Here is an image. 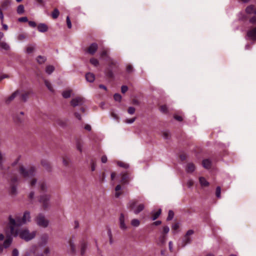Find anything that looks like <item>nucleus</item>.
Listing matches in <instances>:
<instances>
[{"instance_id": "c9c22d12", "label": "nucleus", "mask_w": 256, "mask_h": 256, "mask_svg": "<svg viewBox=\"0 0 256 256\" xmlns=\"http://www.w3.org/2000/svg\"><path fill=\"white\" fill-rule=\"evenodd\" d=\"M40 187V190L42 192H44L46 190V186L44 182H40L38 184Z\"/></svg>"}, {"instance_id": "7ed1b4c3", "label": "nucleus", "mask_w": 256, "mask_h": 256, "mask_svg": "<svg viewBox=\"0 0 256 256\" xmlns=\"http://www.w3.org/2000/svg\"><path fill=\"white\" fill-rule=\"evenodd\" d=\"M50 196L48 194L40 196L39 202L42 204V208L44 210H47L50 208Z\"/></svg>"}, {"instance_id": "5fc2aeb1", "label": "nucleus", "mask_w": 256, "mask_h": 256, "mask_svg": "<svg viewBox=\"0 0 256 256\" xmlns=\"http://www.w3.org/2000/svg\"><path fill=\"white\" fill-rule=\"evenodd\" d=\"M135 110H135L134 108L130 106V107L128 108V114H132L134 113Z\"/></svg>"}, {"instance_id": "f8f14e48", "label": "nucleus", "mask_w": 256, "mask_h": 256, "mask_svg": "<svg viewBox=\"0 0 256 256\" xmlns=\"http://www.w3.org/2000/svg\"><path fill=\"white\" fill-rule=\"evenodd\" d=\"M245 11L248 14H256V6L252 4L249 5L246 8Z\"/></svg>"}, {"instance_id": "ea45409f", "label": "nucleus", "mask_w": 256, "mask_h": 256, "mask_svg": "<svg viewBox=\"0 0 256 256\" xmlns=\"http://www.w3.org/2000/svg\"><path fill=\"white\" fill-rule=\"evenodd\" d=\"M221 188L218 186L216 188V195L218 198H220Z\"/></svg>"}, {"instance_id": "774afa93", "label": "nucleus", "mask_w": 256, "mask_h": 256, "mask_svg": "<svg viewBox=\"0 0 256 256\" xmlns=\"http://www.w3.org/2000/svg\"><path fill=\"white\" fill-rule=\"evenodd\" d=\"M250 22L252 24H256V17L254 16L250 19Z\"/></svg>"}, {"instance_id": "9d476101", "label": "nucleus", "mask_w": 256, "mask_h": 256, "mask_svg": "<svg viewBox=\"0 0 256 256\" xmlns=\"http://www.w3.org/2000/svg\"><path fill=\"white\" fill-rule=\"evenodd\" d=\"M98 48V45L96 43L92 44L88 48V52L90 54L93 55L97 50Z\"/></svg>"}, {"instance_id": "4be33fe9", "label": "nucleus", "mask_w": 256, "mask_h": 256, "mask_svg": "<svg viewBox=\"0 0 256 256\" xmlns=\"http://www.w3.org/2000/svg\"><path fill=\"white\" fill-rule=\"evenodd\" d=\"M10 4V0H3L1 2L2 9L6 10Z\"/></svg>"}, {"instance_id": "423d86ee", "label": "nucleus", "mask_w": 256, "mask_h": 256, "mask_svg": "<svg viewBox=\"0 0 256 256\" xmlns=\"http://www.w3.org/2000/svg\"><path fill=\"white\" fill-rule=\"evenodd\" d=\"M85 102V99L80 96H77L72 98L70 102V104L74 107L82 105Z\"/></svg>"}, {"instance_id": "2f4dec72", "label": "nucleus", "mask_w": 256, "mask_h": 256, "mask_svg": "<svg viewBox=\"0 0 256 256\" xmlns=\"http://www.w3.org/2000/svg\"><path fill=\"white\" fill-rule=\"evenodd\" d=\"M118 165L120 167L123 168L125 169H128L130 167V166L128 164L125 163L123 162H118Z\"/></svg>"}, {"instance_id": "f03ea898", "label": "nucleus", "mask_w": 256, "mask_h": 256, "mask_svg": "<svg viewBox=\"0 0 256 256\" xmlns=\"http://www.w3.org/2000/svg\"><path fill=\"white\" fill-rule=\"evenodd\" d=\"M18 170L20 174L23 176H33L36 174L37 168L33 165L26 166L20 164Z\"/></svg>"}, {"instance_id": "c03bdc74", "label": "nucleus", "mask_w": 256, "mask_h": 256, "mask_svg": "<svg viewBox=\"0 0 256 256\" xmlns=\"http://www.w3.org/2000/svg\"><path fill=\"white\" fill-rule=\"evenodd\" d=\"M28 94L29 92H24L22 94L21 96L22 99L24 101L26 102L28 100Z\"/></svg>"}, {"instance_id": "7c9ffc66", "label": "nucleus", "mask_w": 256, "mask_h": 256, "mask_svg": "<svg viewBox=\"0 0 256 256\" xmlns=\"http://www.w3.org/2000/svg\"><path fill=\"white\" fill-rule=\"evenodd\" d=\"M28 38V36L25 34H20L18 36V40L19 41H23L26 39Z\"/></svg>"}, {"instance_id": "72a5a7b5", "label": "nucleus", "mask_w": 256, "mask_h": 256, "mask_svg": "<svg viewBox=\"0 0 256 256\" xmlns=\"http://www.w3.org/2000/svg\"><path fill=\"white\" fill-rule=\"evenodd\" d=\"M52 15L53 18H57L60 15V12L58 10L57 8H55L52 12Z\"/></svg>"}, {"instance_id": "052dcab7", "label": "nucleus", "mask_w": 256, "mask_h": 256, "mask_svg": "<svg viewBox=\"0 0 256 256\" xmlns=\"http://www.w3.org/2000/svg\"><path fill=\"white\" fill-rule=\"evenodd\" d=\"M128 90V87L126 86H122L121 88L122 93L124 94Z\"/></svg>"}, {"instance_id": "4468645a", "label": "nucleus", "mask_w": 256, "mask_h": 256, "mask_svg": "<svg viewBox=\"0 0 256 256\" xmlns=\"http://www.w3.org/2000/svg\"><path fill=\"white\" fill-rule=\"evenodd\" d=\"M38 30L40 32H44L48 31V26L44 23L39 24L38 26Z\"/></svg>"}, {"instance_id": "864d4df0", "label": "nucleus", "mask_w": 256, "mask_h": 256, "mask_svg": "<svg viewBox=\"0 0 256 256\" xmlns=\"http://www.w3.org/2000/svg\"><path fill=\"white\" fill-rule=\"evenodd\" d=\"M136 118H132L130 119L128 118V119L125 120L124 122L126 124H130L133 123L136 120Z\"/></svg>"}, {"instance_id": "e433bc0d", "label": "nucleus", "mask_w": 256, "mask_h": 256, "mask_svg": "<svg viewBox=\"0 0 256 256\" xmlns=\"http://www.w3.org/2000/svg\"><path fill=\"white\" fill-rule=\"evenodd\" d=\"M140 224V222L138 219H133L131 221V224L134 227H138Z\"/></svg>"}, {"instance_id": "9b49d317", "label": "nucleus", "mask_w": 256, "mask_h": 256, "mask_svg": "<svg viewBox=\"0 0 256 256\" xmlns=\"http://www.w3.org/2000/svg\"><path fill=\"white\" fill-rule=\"evenodd\" d=\"M119 222H120V229L122 230H126L127 229V226L125 224V219H124V216L123 214H120V216L119 218Z\"/></svg>"}, {"instance_id": "a211bd4d", "label": "nucleus", "mask_w": 256, "mask_h": 256, "mask_svg": "<svg viewBox=\"0 0 256 256\" xmlns=\"http://www.w3.org/2000/svg\"><path fill=\"white\" fill-rule=\"evenodd\" d=\"M80 254L84 255L85 253L86 250L87 246V244L84 240H82L80 242Z\"/></svg>"}, {"instance_id": "39448f33", "label": "nucleus", "mask_w": 256, "mask_h": 256, "mask_svg": "<svg viewBox=\"0 0 256 256\" xmlns=\"http://www.w3.org/2000/svg\"><path fill=\"white\" fill-rule=\"evenodd\" d=\"M137 202L136 200H132L129 202V207L134 210V212L137 214L141 212L144 208V204H138L135 208L134 206L136 204Z\"/></svg>"}, {"instance_id": "ddd939ff", "label": "nucleus", "mask_w": 256, "mask_h": 256, "mask_svg": "<svg viewBox=\"0 0 256 256\" xmlns=\"http://www.w3.org/2000/svg\"><path fill=\"white\" fill-rule=\"evenodd\" d=\"M100 56L102 58L105 57L107 60H110V58L108 56V50L104 48L102 49L100 52Z\"/></svg>"}, {"instance_id": "1a4fd4ad", "label": "nucleus", "mask_w": 256, "mask_h": 256, "mask_svg": "<svg viewBox=\"0 0 256 256\" xmlns=\"http://www.w3.org/2000/svg\"><path fill=\"white\" fill-rule=\"evenodd\" d=\"M247 36L250 40H256V26L248 32Z\"/></svg>"}, {"instance_id": "4c0bfd02", "label": "nucleus", "mask_w": 256, "mask_h": 256, "mask_svg": "<svg viewBox=\"0 0 256 256\" xmlns=\"http://www.w3.org/2000/svg\"><path fill=\"white\" fill-rule=\"evenodd\" d=\"M71 90H66L63 92L62 96L64 98H67L70 96L71 95Z\"/></svg>"}, {"instance_id": "69168bd1", "label": "nucleus", "mask_w": 256, "mask_h": 256, "mask_svg": "<svg viewBox=\"0 0 256 256\" xmlns=\"http://www.w3.org/2000/svg\"><path fill=\"white\" fill-rule=\"evenodd\" d=\"M179 228V223H176L172 226V229L176 230Z\"/></svg>"}, {"instance_id": "bb28decb", "label": "nucleus", "mask_w": 256, "mask_h": 256, "mask_svg": "<svg viewBox=\"0 0 256 256\" xmlns=\"http://www.w3.org/2000/svg\"><path fill=\"white\" fill-rule=\"evenodd\" d=\"M44 82L46 86L48 88V90L51 92H54V90L52 88V84L48 80H44Z\"/></svg>"}, {"instance_id": "6e6d98bb", "label": "nucleus", "mask_w": 256, "mask_h": 256, "mask_svg": "<svg viewBox=\"0 0 256 256\" xmlns=\"http://www.w3.org/2000/svg\"><path fill=\"white\" fill-rule=\"evenodd\" d=\"M126 70L128 73L132 72L134 70L132 66L130 64L127 66Z\"/></svg>"}, {"instance_id": "4d7b16f0", "label": "nucleus", "mask_w": 256, "mask_h": 256, "mask_svg": "<svg viewBox=\"0 0 256 256\" xmlns=\"http://www.w3.org/2000/svg\"><path fill=\"white\" fill-rule=\"evenodd\" d=\"M184 242V244H188L190 242V238L188 236H185Z\"/></svg>"}, {"instance_id": "0e129e2a", "label": "nucleus", "mask_w": 256, "mask_h": 256, "mask_svg": "<svg viewBox=\"0 0 256 256\" xmlns=\"http://www.w3.org/2000/svg\"><path fill=\"white\" fill-rule=\"evenodd\" d=\"M28 24L32 28H34L36 26V23L34 21H29Z\"/></svg>"}, {"instance_id": "0eeeda50", "label": "nucleus", "mask_w": 256, "mask_h": 256, "mask_svg": "<svg viewBox=\"0 0 256 256\" xmlns=\"http://www.w3.org/2000/svg\"><path fill=\"white\" fill-rule=\"evenodd\" d=\"M14 120L17 123L22 122L24 118V113L22 112H17L14 115Z\"/></svg>"}, {"instance_id": "a19ab883", "label": "nucleus", "mask_w": 256, "mask_h": 256, "mask_svg": "<svg viewBox=\"0 0 256 256\" xmlns=\"http://www.w3.org/2000/svg\"><path fill=\"white\" fill-rule=\"evenodd\" d=\"M30 179L28 180V181L30 182L31 186H34L36 184L37 180L34 177H30Z\"/></svg>"}, {"instance_id": "bf43d9fd", "label": "nucleus", "mask_w": 256, "mask_h": 256, "mask_svg": "<svg viewBox=\"0 0 256 256\" xmlns=\"http://www.w3.org/2000/svg\"><path fill=\"white\" fill-rule=\"evenodd\" d=\"M18 20L20 22H28V19L27 17L24 16V17L19 18L18 19Z\"/></svg>"}, {"instance_id": "e2e57ef3", "label": "nucleus", "mask_w": 256, "mask_h": 256, "mask_svg": "<svg viewBox=\"0 0 256 256\" xmlns=\"http://www.w3.org/2000/svg\"><path fill=\"white\" fill-rule=\"evenodd\" d=\"M41 164L42 166H44V167H47L49 166L48 163L44 160H42Z\"/></svg>"}, {"instance_id": "5701e85b", "label": "nucleus", "mask_w": 256, "mask_h": 256, "mask_svg": "<svg viewBox=\"0 0 256 256\" xmlns=\"http://www.w3.org/2000/svg\"><path fill=\"white\" fill-rule=\"evenodd\" d=\"M202 164L204 168L208 169L210 168L212 162L209 159H205L203 160Z\"/></svg>"}, {"instance_id": "338daca9", "label": "nucleus", "mask_w": 256, "mask_h": 256, "mask_svg": "<svg viewBox=\"0 0 256 256\" xmlns=\"http://www.w3.org/2000/svg\"><path fill=\"white\" fill-rule=\"evenodd\" d=\"M74 115L75 117L76 118H78V120H81L82 116L78 112H74Z\"/></svg>"}, {"instance_id": "a878e982", "label": "nucleus", "mask_w": 256, "mask_h": 256, "mask_svg": "<svg viewBox=\"0 0 256 256\" xmlns=\"http://www.w3.org/2000/svg\"><path fill=\"white\" fill-rule=\"evenodd\" d=\"M0 46L2 49L5 50H9L10 48L9 45L4 42H0Z\"/></svg>"}, {"instance_id": "6e6552de", "label": "nucleus", "mask_w": 256, "mask_h": 256, "mask_svg": "<svg viewBox=\"0 0 256 256\" xmlns=\"http://www.w3.org/2000/svg\"><path fill=\"white\" fill-rule=\"evenodd\" d=\"M166 239L167 236L164 234H162L158 238V239L157 240L156 243L158 246H162L166 244Z\"/></svg>"}, {"instance_id": "b1692460", "label": "nucleus", "mask_w": 256, "mask_h": 256, "mask_svg": "<svg viewBox=\"0 0 256 256\" xmlns=\"http://www.w3.org/2000/svg\"><path fill=\"white\" fill-rule=\"evenodd\" d=\"M199 180L202 186L206 187L208 186L209 182L206 180L205 177H200Z\"/></svg>"}, {"instance_id": "412c9836", "label": "nucleus", "mask_w": 256, "mask_h": 256, "mask_svg": "<svg viewBox=\"0 0 256 256\" xmlns=\"http://www.w3.org/2000/svg\"><path fill=\"white\" fill-rule=\"evenodd\" d=\"M122 187L120 184H118L116 186L115 188V197L116 198H118L120 197V196L122 194V192H121Z\"/></svg>"}, {"instance_id": "20e7f679", "label": "nucleus", "mask_w": 256, "mask_h": 256, "mask_svg": "<svg viewBox=\"0 0 256 256\" xmlns=\"http://www.w3.org/2000/svg\"><path fill=\"white\" fill-rule=\"evenodd\" d=\"M36 222L38 226L42 228H46L48 226L49 221L42 214H40L36 219Z\"/></svg>"}, {"instance_id": "de8ad7c7", "label": "nucleus", "mask_w": 256, "mask_h": 256, "mask_svg": "<svg viewBox=\"0 0 256 256\" xmlns=\"http://www.w3.org/2000/svg\"><path fill=\"white\" fill-rule=\"evenodd\" d=\"M66 24H67L68 27L69 28H71L72 26V22H71V21L70 20V18L69 16H67L66 18Z\"/></svg>"}, {"instance_id": "cd10ccee", "label": "nucleus", "mask_w": 256, "mask_h": 256, "mask_svg": "<svg viewBox=\"0 0 256 256\" xmlns=\"http://www.w3.org/2000/svg\"><path fill=\"white\" fill-rule=\"evenodd\" d=\"M54 70V66H48L46 67V72L48 74H50Z\"/></svg>"}, {"instance_id": "58836bf2", "label": "nucleus", "mask_w": 256, "mask_h": 256, "mask_svg": "<svg viewBox=\"0 0 256 256\" xmlns=\"http://www.w3.org/2000/svg\"><path fill=\"white\" fill-rule=\"evenodd\" d=\"M90 62L92 65H94L95 66H97L99 64L98 60L94 58H91L90 60Z\"/></svg>"}, {"instance_id": "393cba45", "label": "nucleus", "mask_w": 256, "mask_h": 256, "mask_svg": "<svg viewBox=\"0 0 256 256\" xmlns=\"http://www.w3.org/2000/svg\"><path fill=\"white\" fill-rule=\"evenodd\" d=\"M69 248L70 252L74 253L76 252L75 244L72 240L69 241Z\"/></svg>"}, {"instance_id": "a18cd8bd", "label": "nucleus", "mask_w": 256, "mask_h": 256, "mask_svg": "<svg viewBox=\"0 0 256 256\" xmlns=\"http://www.w3.org/2000/svg\"><path fill=\"white\" fill-rule=\"evenodd\" d=\"M70 162V160L68 158H63L62 163L64 166H68Z\"/></svg>"}, {"instance_id": "f3484780", "label": "nucleus", "mask_w": 256, "mask_h": 256, "mask_svg": "<svg viewBox=\"0 0 256 256\" xmlns=\"http://www.w3.org/2000/svg\"><path fill=\"white\" fill-rule=\"evenodd\" d=\"M18 93L19 92L18 90L14 92L6 100V104L10 103L12 100H13L17 96Z\"/></svg>"}, {"instance_id": "09e8293b", "label": "nucleus", "mask_w": 256, "mask_h": 256, "mask_svg": "<svg viewBox=\"0 0 256 256\" xmlns=\"http://www.w3.org/2000/svg\"><path fill=\"white\" fill-rule=\"evenodd\" d=\"M114 99L116 101L120 102L122 99L121 96L118 94H116L114 95Z\"/></svg>"}, {"instance_id": "c756f323", "label": "nucleus", "mask_w": 256, "mask_h": 256, "mask_svg": "<svg viewBox=\"0 0 256 256\" xmlns=\"http://www.w3.org/2000/svg\"><path fill=\"white\" fill-rule=\"evenodd\" d=\"M162 136L164 139L168 140L170 137V134L168 130H164L162 132Z\"/></svg>"}, {"instance_id": "f704fd0d", "label": "nucleus", "mask_w": 256, "mask_h": 256, "mask_svg": "<svg viewBox=\"0 0 256 256\" xmlns=\"http://www.w3.org/2000/svg\"><path fill=\"white\" fill-rule=\"evenodd\" d=\"M46 60V58L41 56H38L36 58L38 62L40 64H42L44 63Z\"/></svg>"}, {"instance_id": "603ef678", "label": "nucleus", "mask_w": 256, "mask_h": 256, "mask_svg": "<svg viewBox=\"0 0 256 256\" xmlns=\"http://www.w3.org/2000/svg\"><path fill=\"white\" fill-rule=\"evenodd\" d=\"M160 110L162 112L166 113L167 112V111H168V108H167L166 106H165V105L162 106L160 107Z\"/></svg>"}, {"instance_id": "49530a36", "label": "nucleus", "mask_w": 256, "mask_h": 256, "mask_svg": "<svg viewBox=\"0 0 256 256\" xmlns=\"http://www.w3.org/2000/svg\"><path fill=\"white\" fill-rule=\"evenodd\" d=\"M170 231V228L168 226H166L163 228V232L162 234L166 235Z\"/></svg>"}, {"instance_id": "dca6fc26", "label": "nucleus", "mask_w": 256, "mask_h": 256, "mask_svg": "<svg viewBox=\"0 0 256 256\" xmlns=\"http://www.w3.org/2000/svg\"><path fill=\"white\" fill-rule=\"evenodd\" d=\"M196 169L195 166L194 164L190 162L188 163L186 166V170L188 173H192Z\"/></svg>"}, {"instance_id": "680f3d73", "label": "nucleus", "mask_w": 256, "mask_h": 256, "mask_svg": "<svg viewBox=\"0 0 256 256\" xmlns=\"http://www.w3.org/2000/svg\"><path fill=\"white\" fill-rule=\"evenodd\" d=\"M34 193L33 192H31L28 194V198L30 200H32L34 198Z\"/></svg>"}, {"instance_id": "13d9d810", "label": "nucleus", "mask_w": 256, "mask_h": 256, "mask_svg": "<svg viewBox=\"0 0 256 256\" xmlns=\"http://www.w3.org/2000/svg\"><path fill=\"white\" fill-rule=\"evenodd\" d=\"M12 256H19V252L16 248H14L12 252Z\"/></svg>"}, {"instance_id": "6ab92c4d", "label": "nucleus", "mask_w": 256, "mask_h": 256, "mask_svg": "<svg viewBox=\"0 0 256 256\" xmlns=\"http://www.w3.org/2000/svg\"><path fill=\"white\" fill-rule=\"evenodd\" d=\"M86 78L88 82H92L95 80V76L92 73L88 72L86 74Z\"/></svg>"}, {"instance_id": "37998d69", "label": "nucleus", "mask_w": 256, "mask_h": 256, "mask_svg": "<svg viewBox=\"0 0 256 256\" xmlns=\"http://www.w3.org/2000/svg\"><path fill=\"white\" fill-rule=\"evenodd\" d=\"M34 46H28L26 48V52L28 54H31L34 52Z\"/></svg>"}, {"instance_id": "8fccbe9b", "label": "nucleus", "mask_w": 256, "mask_h": 256, "mask_svg": "<svg viewBox=\"0 0 256 256\" xmlns=\"http://www.w3.org/2000/svg\"><path fill=\"white\" fill-rule=\"evenodd\" d=\"M76 148L80 152H82V144L80 143V142H76Z\"/></svg>"}, {"instance_id": "473e14b6", "label": "nucleus", "mask_w": 256, "mask_h": 256, "mask_svg": "<svg viewBox=\"0 0 256 256\" xmlns=\"http://www.w3.org/2000/svg\"><path fill=\"white\" fill-rule=\"evenodd\" d=\"M161 214V209H159L156 212H152L153 220H156Z\"/></svg>"}, {"instance_id": "c85d7f7f", "label": "nucleus", "mask_w": 256, "mask_h": 256, "mask_svg": "<svg viewBox=\"0 0 256 256\" xmlns=\"http://www.w3.org/2000/svg\"><path fill=\"white\" fill-rule=\"evenodd\" d=\"M16 12H17V13L19 14H24V6L22 4L19 5L17 8Z\"/></svg>"}, {"instance_id": "2eb2a0df", "label": "nucleus", "mask_w": 256, "mask_h": 256, "mask_svg": "<svg viewBox=\"0 0 256 256\" xmlns=\"http://www.w3.org/2000/svg\"><path fill=\"white\" fill-rule=\"evenodd\" d=\"M8 194L12 197L16 196L18 194L16 186L12 184L8 190Z\"/></svg>"}, {"instance_id": "3c124183", "label": "nucleus", "mask_w": 256, "mask_h": 256, "mask_svg": "<svg viewBox=\"0 0 256 256\" xmlns=\"http://www.w3.org/2000/svg\"><path fill=\"white\" fill-rule=\"evenodd\" d=\"M4 161V154L0 150V166L2 165Z\"/></svg>"}, {"instance_id": "f257e3e1", "label": "nucleus", "mask_w": 256, "mask_h": 256, "mask_svg": "<svg viewBox=\"0 0 256 256\" xmlns=\"http://www.w3.org/2000/svg\"><path fill=\"white\" fill-rule=\"evenodd\" d=\"M8 226L9 228L10 234L14 236H18L22 240L28 242L34 238L36 234V232L33 231L30 232L28 229H19L18 227L26 224L30 220V212L26 211L24 212L22 218L18 214L10 215L8 218Z\"/></svg>"}, {"instance_id": "aec40b11", "label": "nucleus", "mask_w": 256, "mask_h": 256, "mask_svg": "<svg viewBox=\"0 0 256 256\" xmlns=\"http://www.w3.org/2000/svg\"><path fill=\"white\" fill-rule=\"evenodd\" d=\"M12 241V238L10 236L7 238L5 240L3 244L4 248H8L10 246Z\"/></svg>"}, {"instance_id": "79ce46f5", "label": "nucleus", "mask_w": 256, "mask_h": 256, "mask_svg": "<svg viewBox=\"0 0 256 256\" xmlns=\"http://www.w3.org/2000/svg\"><path fill=\"white\" fill-rule=\"evenodd\" d=\"M174 216V213L172 210H170L168 214V216L167 218L168 220H170L173 218Z\"/></svg>"}]
</instances>
